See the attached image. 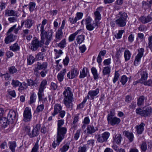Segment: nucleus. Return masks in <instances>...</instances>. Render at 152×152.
Returning <instances> with one entry per match:
<instances>
[{
	"label": "nucleus",
	"instance_id": "f257e3e1",
	"mask_svg": "<svg viewBox=\"0 0 152 152\" xmlns=\"http://www.w3.org/2000/svg\"><path fill=\"white\" fill-rule=\"evenodd\" d=\"M72 89L69 87H66L64 91L63 94L64 96L63 102L66 108L69 110H72L73 104V94L72 92Z\"/></svg>",
	"mask_w": 152,
	"mask_h": 152
},
{
	"label": "nucleus",
	"instance_id": "f03ea898",
	"mask_svg": "<svg viewBox=\"0 0 152 152\" xmlns=\"http://www.w3.org/2000/svg\"><path fill=\"white\" fill-rule=\"evenodd\" d=\"M40 32L41 40H43L44 42V39L46 38V40L45 44L46 45H48L52 38L53 34L52 30L49 27L47 30V28H45V29L40 30Z\"/></svg>",
	"mask_w": 152,
	"mask_h": 152
},
{
	"label": "nucleus",
	"instance_id": "7ed1b4c3",
	"mask_svg": "<svg viewBox=\"0 0 152 152\" xmlns=\"http://www.w3.org/2000/svg\"><path fill=\"white\" fill-rule=\"evenodd\" d=\"M119 18L115 20V24L119 27H123L126 25L127 14L124 12H119Z\"/></svg>",
	"mask_w": 152,
	"mask_h": 152
},
{
	"label": "nucleus",
	"instance_id": "20e7f679",
	"mask_svg": "<svg viewBox=\"0 0 152 152\" xmlns=\"http://www.w3.org/2000/svg\"><path fill=\"white\" fill-rule=\"evenodd\" d=\"M110 135V133L108 132H105L101 134H97L95 135L97 141L100 143H103L107 141Z\"/></svg>",
	"mask_w": 152,
	"mask_h": 152
},
{
	"label": "nucleus",
	"instance_id": "39448f33",
	"mask_svg": "<svg viewBox=\"0 0 152 152\" xmlns=\"http://www.w3.org/2000/svg\"><path fill=\"white\" fill-rule=\"evenodd\" d=\"M44 43L43 40L39 41L38 39L35 38L32 40L31 42V45L30 48V49L33 51L37 50L39 47H42Z\"/></svg>",
	"mask_w": 152,
	"mask_h": 152
},
{
	"label": "nucleus",
	"instance_id": "423d86ee",
	"mask_svg": "<svg viewBox=\"0 0 152 152\" xmlns=\"http://www.w3.org/2000/svg\"><path fill=\"white\" fill-rule=\"evenodd\" d=\"M48 64L47 62H43L42 63L38 62L36 65L35 68L34 69V72H36L38 74L39 70L46 69L48 67Z\"/></svg>",
	"mask_w": 152,
	"mask_h": 152
},
{
	"label": "nucleus",
	"instance_id": "0eeeda50",
	"mask_svg": "<svg viewBox=\"0 0 152 152\" xmlns=\"http://www.w3.org/2000/svg\"><path fill=\"white\" fill-rule=\"evenodd\" d=\"M17 113L13 110H10L8 115L7 118L10 121L11 124H13L18 118Z\"/></svg>",
	"mask_w": 152,
	"mask_h": 152
},
{
	"label": "nucleus",
	"instance_id": "6e6552de",
	"mask_svg": "<svg viewBox=\"0 0 152 152\" xmlns=\"http://www.w3.org/2000/svg\"><path fill=\"white\" fill-rule=\"evenodd\" d=\"M23 116V121L25 122H28L31 120L32 115L31 109L28 107H27L25 108Z\"/></svg>",
	"mask_w": 152,
	"mask_h": 152
},
{
	"label": "nucleus",
	"instance_id": "1a4fd4ad",
	"mask_svg": "<svg viewBox=\"0 0 152 152\" xmlns=\"http://www.w3.org/2000/svg\"><path fill=\"white\" fill-rule=\"evenodd\" d=\"M40 128V125L39 124H37L35 126H33V130L30 133L28 134L29 137L32 138L37 136L39 134V130Z\"/></svg>",
	"mask_w": 152,
	"mask_h": 152
},
{
	"label": "nucleus",
	"instance_id": "9d476101",
	"mask_svg": "<svg viewBox=\"0 0 152 152\" xmlns=\"http://www.w3.org/2000/svg\"><path fill=\"white\" fill-rule=\"evenodd\" d=\"M67 130V129L65 127L57 128V137L62 140L64 138Z\"/></svg>",
	"mask_w": 152,
	"mask_h": 152
},
{
	"label": "nucleus",
	"instance_id": "9b49d317",
	"mask_svg": "<svg viewBox=\"0 0 152 152\" xmlns=\"http://www.w3.org/2000/svg\"><path fill=\"white\" fill-rule=\"evenodd\" d=\"M103 8V7L100 6L96 9V11L94 13L95 19L94 21L100 23L99 21L102 18L100 13L102 12Z\"/></svg>",
	"mask_w": 152,
	"mask_h": 152
},
{
	"label": "nucleus",
	"instance_id": "f8f14e48",
	"mask_svg": "<svg viewBox=\"0 0 152 152\" xmlns=\"http://www.w3.org/2000/svg\"><path fill=\"white\" fill-rule=\"evenodd\" d=\"M107 121L108 124L113 126L118 125L121 121L120 119L116 116L107 119Z\"/></svg>",
	"mask_w": 152,
	"mask_h": 152
},
{
	"label": "nucleus",
	"instance_id": "ddd939ff",
	"mask_svg": "<svg viewBox=\"0 0 152 152\" xmlns=\"http://www.w3.org/2000/svg\"><path fill=\"white\" fill-rule=\"evenodd\" d=\"M99 92V89L97 88L95 90L90 91L88 94L87 97L88 99L91 100H94L95 97L97 95Z\"/></svg>",
	"mask_w": 152,
	"mask_h": 152
},
{
	"label": "nucleus",
	"instance_id": "4468645a",
	"mask_svg": "<svg viewBox=\"0 0 152 152\" xmlns=\"http://www.w3.org/2000/svg\"><path fill=\"white\" fill-rule=\"evenodd\" d=\"M144 51V48H142L138 49V53L135 57L134 62V65H136V64H138V62L140 61L141 58L143 56Z\"/></svg>",
	"mask_w": 152,
	"mask_h": 152
},
{
	"label": "nucleus",
	"instance_id": "2eb2a0df",
	"mask_svg": "<svg viewBox=\"0 0 152 152\" xmlns=\"http://www.w3.org/2000/svg\"><path fill=\"white\" fill-rule=\"evenodd\" d=\"M78 74L77 69L74 68L69 72L67 75V77L69 79H73L76 77Z\"/></svg>",
	"mask_w": 152,
	"mask_h": 152
},
{
	"label": "nucleus",
	"instance_id": "dca6fc26",
	"mask_svg": "<svg viewBox=\"0 0 152 152\" xmlns=\"http://www.w3.org/2000/svg\"><path fill=\"white\" fill-rule=\"evenodd\" d=\"M100 24V22H96L94 21L93 23L86 25V27L88 30L89 31H91L93 30L94 28H97Z\"/></svg>",
	"mask_w": 152,
	"mask_h": 152
},
{
	"label": "nucleus",
	"instance_id": "f3484780",
	"mask_svg": "<svg viewBox=\"0 0 152 152\" xmlns=\"http://www.w3.org/2000/svg\"><path fill=\"white\" fill-rule=\"evenodd\" d=\"M145 126V124L144 123L142 122L140 125L135 126L136 131L138 134H142L144 131Z\"/></svg>",
	"mask_w": 152,
	"mask_h": 152
},
{
	"label": "nucleus",
	"instance_id": "a211bd4d",
	"mask_svg": "<svg viewBox=\"0 0 152 152\" xmlns=\"http://www.w3.org/2000/svg\"><path fill=\"white\" fill-rule=\"evenodd\" d=\"M62 109L61 105L59 104H56L54 106V111L52 113V115L54 116L58 114Z\"/></svg>",
	"mask_w": 152,
	"mask_h": 152
},
{
	"label": "nucleus",
	"instance_id": "6ab92c4d",
	"mask_svg": "<svg viewBox=\"0 0 152 152\" xmlns=\"http://www.w3.org/2000/svg\"><path fill=\"white\" fill-rule=\"evenodd\" d=\"M137 74L138 76L140 75L141 76L140 79L143 82L146 80L148 77V73L146 70H142L137 73Z\"/></svg>",
	"mask_w": 152,
	"mask_h": 152
},
{
	"label": "nucleus",
	"instance_id": "aec40b11",
	"mask_svg": "<svg viewBox=\"0 0 152 152\" xmlns=\"http://www.w3.org/2000/svg\"><path fill=\"white\" fill-rule=\"evenodd\" d=\"M5 15L7 16H19V15H18V12L13 10H6L5 11Z\"/></svg>",
	"mask_w": 152,
	"mask_h": 152
},
{
	"label": "nucleus",
	"instance_id": "412c9836",
	"mask_svg": "<svg viewBox=\"0 0 152 152\" xmlns=\"http://www.w3.org/2000/svg\"><path fill=\"white\" fill-rule=\"evenodd\" d=\"M10 123V121L8 118L4 117L0 119V126L2 127L6 128Z\"/></svg>",
	"mask_w": 152,
	"mask_h": 152
},
{
	"label": "nucleus",
	"instance_id": "4be33fe9",
	"mask_svg": "<svg viewBox=\"0 0 152 152\" xmlns=\"http://www.w3.org/2000/svg\"><path fill=\"white\" fill-rule=\"evenodd\" d=\"M122 139L121 134H115L113 137V142L119 145L121 144Z\"/></svg>",
	"mask_w": 152,
	"mask_h": 152
},
{
	"label": "nucleus",
	"instance_id": "5701e85b",
	"mask_svg": "<svg viewBox=\"0 0 152 152\" xmlns=\"http://www.w3.org/2000/svg\"><path fill=\"white\" fill-rule=\"evenodd\" d=\"M63 37V33L62 31L58 29L56 33L55 39L54 41L57 42L60 40Z\"/></svg>",
	"mask_w": 152,
	"mask_h": 152
},
{
	"label": "nucleus",
	"instance_id": "b1692460",
	"mask_svg": "<svg viewBox=\"0 0 152 152\" xmlns=\"http://www.w3.org/2000/svg\"><path fill=\"white\" fill-rule=\"evenodd\" d=\"M98 130L97 128H95L93 125H88L87 126V133L88 134H92Z\"/></svg>",
	"mask_w": 152,
	"mask_h": 152
},
{
	"label": "nucleus",
	"instance_id": "393cba45",
	"mask_svg": "<svg viewBox=\"0 0 152 152\" xmlns=\"http://www.w3.org/2000/svg\"><path fill=\"white\" fill-rule=\"evenodd\" d=\"M66 72V69H64L60 71L58 74L57 78L59 82H61L64 79V76Z\"/></svg>",
	"mask_w": 152,
	"mask_h": 152
},
{
	"label": "nucleus",
	"instance_id": "a878e982",
	"mask_svg": "<svg viewBox=\"0 0 152 152\" xmlns=\"http://www.w3.org/2000/svg\"><path fill=\"white\" fill-rule=\"evenodd\" d=\"M124 135L129 140V142H131L133 141L134 136L132 132H130L127 131H125L123 132Z\"/></svg>",
	"mask_w": 152,
	"mask_h": 152
},
{
	"label": "nucleus",
	"instance_id": "bb28decb",
	"mask_svg": "<svg viewBox=\"0 0 152 152\" xmlns=\"http://www.w3.org/2000/svg\"><path fill=\"white\" fill-rule=\"evenodd\" d=\"M15 37L13 34L9 35L5 39V43L6 44H8L13 41L15 39Z\"/></svg>",
	"mask_w": 152,
	"mask_h": 152
},
{
	"label": "nucleus",
	"instance_id": "cd10ccee",
	"mask_svg": "<svg viewBox=\"0 0 152 152\" xmlns=\"http://www.w3.org/2000/svg\"><path fill=\"white\" fill-rule=\"evenodd\" d=\"M143 117H146L149 116L152 114V108L150 107H148L143 110Z\"/></svg>",
	"mask_w": 152,
	"mask_h": 152
},
{
	"label": "nucleus",
	"instance_id": "c85d7f7f",
	"mask_svg": "<svg viewBox=\"0 0 152 152\" xmlns=\"http://www.w3.org/2000/svg\"><path fill=\"white\" fill-rule=\"evenodd\" d=\"M89 73V71L86 67H84L80 71V75L79 76L80 78H83L86 77Z\"/></svg>",
	"mask_w": 152,
	"mask_h": 152
},
{
	"label": "nucleus",
	"instance_id": "c756f323",
	"mask_svg": "<svg viewBox=\"0 0 152 152\" xmlns=\"http://www.w3.org/2000/svg\"><path fill=\"white\" fill-rule=\"evenodd\" d=\"M34 21L32 19L28 18L25 21V26L27 28H30L33 25V24L34 23Z\"/></svg>",
	"mask_w": 152,
	"mask_h": 152
},
{
	"label": "nucleus",
	"instance_id": "7c9ffc66",
	"mask_svg": "<svg viewBox=\"0 0 152 152\" xmlns=\"http://www.w3.org/2000/svg\"><path fill=\"white\" fill-rule=\"evenodd\" d=\"M27 83L28 84V86H34L35 87H37L38 86L39 82L36 80H33L31 79H28L27 80Z\"/></svg>",
	"mask_w": 152,
	"mask_h": 152
},
{
	"label": "nucleus",
	"instance_id": "2f4dec72",
	"mask_svg": "<svg viewBox=\"0 0 152 152\" xmlns=\"http://www.w3.org/2000/svg\"><path fill=\"white\" fill-rule=\"evenodd\" d=\"M20 47L18 44L15 43L10 47V50L13 52H17L20 50Z\"/></svg>",
	"mask_w": 152,
	"mask_h": 152
},
{
	"label": "nucleus",
	"instance_id": "473e14b6",
	"mask_svg": "<svg viewBox=\"0 0 152 152\" xmlns=\"http://www.w3.org/2000/svg\"><path fill=\"white\" fill-rule=\"evenodd\" d=\"M66 45V40L65 39H63L59 43H57L56 45V47H58L61 49L64 48Z\"/></svg>",
	"mask_w": 152,
	"mask_h": 152
},
{
	"label": "nucleus",
	"instance_id": "72a5a7b5",
	"mask_svg": "<svg viewBox=\"0 0 152 152\" xmlns=\"http://www.w3.org/2000/svg\"><path fill=\"white\" fill-rule=\"evenodd\" d=\"M81 29L78 30L74 33L70 35L69 37V41L71 42L74 41L75 38V36L77 35L81 31Z\"/></svg>",
	"mask_w": 152,
	"mask_h": 152
},
{
	"label": "nucleus",
	"instance_id": "f704fd0d",
	"mask_svg": "<svg viewBox=\"0 0 152 152\" xmlns=\"http://www.w3.org/2000/svg\"><path fill=\"white\" fill-rule=\"evenodd\" d=\"M9 148L12 152L15 151V148L17 146L16 142L15 141H10L9 142Z\"/></svg>",
	"mask_w": 152,
	"mask_h": 152
},
{
	"label": "nucleus",
	"instance_id": "c9c22d12",
	"mask_svg": "<svg viewBox=\"0 0 152 152\" xmlns=\"http://www.w3.org/2000/svg\"><path fill=\"white\" fill-rule=\"evenodd\" d=\"M48 72V70L46 69L42 70L40 72L39 71V73L37 74V73H36V72H34V74L37 77H39V76L40 75H41V76L42 77H45V76L46 74H47Z\"/></svg>",
	"mask_w": 152,
	"mask_h": 152
},
{
	"label": "nucleus",
	"instance_id": "e433bc0d",
	"mask_svg": "<svg viewBox=\"0 0 152 152\" xmlns=\"http://www.w3.org/2000/svg\"><path fill=\"white\" fill-rule=\"evenodd\" d=\"M28 84L25 82L21 83L20 85L18 88V90L20 92H22L23 91L26 89L28 88Z\"/></svg>",
	"mask_w": 152,
	"mask_h": 152
},
{
	"label": "nucleus",
	"instance_id": "4c0bfd02",
	"mask_svg": "<svg viewBox=\"0 0 152 152\" xmlns=\"http://www.w3.org/2000/svg\"><path fill=\"white\" fill-rule=\"evenodd\" d=\"M91 72L93 75L94 78L96 80L99 78V75L98 74L97 71L96 69L94 67H92L91 69Z\"/></svg>",
	"mask_w": 152,
	"mask_h": 152
},
{
	"label": "nucleus",
	"instance_id": "58836bf2",
	"mask_svg": "<svg viewBox=\"0 0 152 152\" xmlns=\"http://www.w3.org/2000/svg\"><path fill=\"white\" fill-rule=\"evenodd\" d=\"M111 68L108 66L104 67L102 71V75H109L110 72Z\"/></svg>",
	"mask_w": 152,
	"mask_h": 152
},
{
	"label": "nucleus",
	"instance_id": "ea45409f",
	"mask_svg": "<svg viewBox=\"0 0 152 152\" xmlns=\"http://www.w3.org/2000/svg\"><path fill=\"white\" fill-rule=\"evenodd\" d=\"M131 53L128 50H126L124 53V57L125 61L129 60L131 57Z\"/></svg>",
	"mask_w": 152,
	"mask_h": 152
},
{
	"label": "nucleus",
	"instance_id": "a19ab883",
	"mask_svg": "<svg viewBox=\"0 0 152 152\" xmlns=\"http://www.w3.org/2000/svg\"><path fill=\"white\" fill-rule=\"evenodd\" d=\"M140 147L142 152H145L147 150V145L145 141H142L140 145Z\"/></svg>",
	"mask_w": 152,
	"mask_h": 152
},
{
	"label": "nucleus",
	"instance_id": "79ce46f5",
	"mask_svg": "<svg viewBox=\"0 0 152 152\" xmlns=\"http://www.w3.org/2000/svg\"><path fill=\"white\" fill-rule=\"evenodd\" d=\"M85 39V36L83 35H78L76 38V40L79 44L82 43Z\"/></svg>",
	"mask_w": 152,
	"mask_h": 152
},
{
	"label": "nucleus",
	"instance_id": "37998d69",
	"mask_svg": "<svg viewBox=\"0 0 152 152\" xmlns=\"http://www.w3.org/2000/svg\"><path fill=\"white\" fill-rule=\"evenodd\" d=\"M87 99L85 97L81 103L77 105L76 110L82 109L84 107L85 104L86 102Z\"/></svg>",
	"mask_w": 152,
	"mask_h": 152
},
{
	"label": "nucleus",
	"instance_id": "c03bdc74",
	"mask_svg": "<svg viewBox=\"0 0 152 152\" xmlns=\"http://www.w3.org/2000/svg\"><path fill=\"white\" fill-rule=\"evenodd\" d=\"M145 96H140L137 99V104L139 106L143 105L144 103Z\"/></svg>",
	"mask_w": 152,
	"mask_h": 152
},
{
	"label": "nucleus",
	"instance_id": "a18cd8bd",
	"mask_svg": "<svg viewBox=\"0 0 152 152\" xmlns=\"http://www.w3.org/2000/svg\"><path fill=\"white\" fill-rule=\"evenodd\" d=\"M35 58L32 55H30L27 58V62L28 65L32 64L35 61Z\"/></svg>",
	"mask_w": 152,
	"mask_h": 152
},
{
	"label": "nucleus",
	"instance_id": "49530a36",
	"mask_svg": "<svg viewBox=\"0 0 152 152\" xmlns=\"http://www.w3.org/2000/svg\"><path fill=\"white\" fill-rule=\"evenodd\" d=\"M47 82L46 80H42L40 84L39 89L44 90L46 88V86L47 85Z\"/></svg>",
	"mask_w": 152,
	"mask_h": 152
},
{
	"label": "nucleus",
	"instance_id": "de8ad7c7",
	"mask_svg": "<svg viewBox=\"0 0 152 152\" xmlns=\"http://www.w3.org/2000/svg\"><path fill=\"white\" fill-rule=\"evenodd\" d=\"M28 9L29 11L31 12H33L35 7L36 4L35 2H31L28 4Z\"/></svg>",
	"mask_w": 152,
	"mask_h": 152
},
{
	"label": "nucleus",
	"instance_id": "09e8293b",
	"mask_svg": "<svg viewBox=\"0 0 152 152\" xmlns=\"http://www.w3.org/2000/svg\"><path fill=\"white\" fill-rule=\"evenodd\" d=\"M9 72L11 74H14L17 72L18 70L15 66H12L8 67Z\"/></svg>",
	"mask_w": 152,
	"mask_h": 152
},
{
	"label": "nucleus",
	"instance_id": "8fccbe9b",
	"mask_svg": "<svg viewBox=\"0 0 152 152\" xmlns=\"http://www.w3.org/2000/svg\"><path fill=\"white\" fill-rule=\"evenodd\" d=\"M140 21L143 23H146L149 22L148 16H142L140 18Z\"/></svg>",
	"mask_w": 152,
	"mask_h": 152
},
{
	"label": "nucleus",
	"instance_id": "3c124183",
	"mask_svg": "<svg viewBox=\"0 0 152 152\" xmlns=\"http://www.w3.org/2000/svg\"><path fill=\"white\" fill-rule=\"evenodd\" d=\"M44 90L38 89V92L37 94L39 101H41L42 100V97L44 96Z\"/></svg>",
	"mask_w": 152,
	"mask_h": 152
},
{
	"label": "nucleus",
	"instance_id": "603ef678",
	"mask_svg": "<svg viewBox=\"0 0 152 152\" xmlns=\"http://www.w3.org/2000/svg\"><path fill=\"white\" fill-rule=\"evenodd\" d=\"M69 143H67L62 148L60 149V151L61 152H66L69 148Z\"/></svg>",
	"mask_w": 152,
	"mask_h": 152
},
{
	"label": "nucleus",
	"instance_id": "864d4df0",
	"mask_svg": "<svg viewBox=\"0 0 152 152\" xmlns=\"http://www.w3.org/2000/svg\"><path fill=\"white\" fill-rule=\"evenodd\" d=\"M48 20L46 19H44L42 22V24H39L37 27V28L38 29L39 27L40 26V30H42L44 29L45 25L48 23Z\"/></svg>",
	"mask_w": 152,
	"mask_h": 152
},
{
	"label": "nucleus",
	"instance_id": "5fc2aeb1",
	"mask_svg": "<svg viewBox=\"0 0 152 152\" xmlns=\"http://www.w3.org/2000/svg\"><path fill=\"white\" fill-rule=\"evenodd\" d=\"M62 140L57 137L56 142H57L56 143V141H54L53 142L52 146L53 148H55L57 146H58L60 144V143Z\"/></svg>",
	"mask_w": 152,
	"mask_h": 152
},
{
	"label": "nucleus",
	"instance_id": "6e6d98bb",
	"mask_svg": "<svg viewBox=\"0 0 152 152\" xmlns=\"http://www.w3.org/2000/svg\"><path fill=\"white\" fill-rule=\"evenodd\" d=\"M44 107L43 104L38 105L37 107L36 112L37 113H39L42 112L44 110Z\"/></svg>",
	"mask_w": 152,
	"mask_h": 152
},
{
	"label": "nucleus",
	"instance_id": "4d7b16f0",
	"mask_svg": "<svg viewBox=\"0 0 152 152\" xmlns=\"http://www.w3.org/2000/svg\"><path fill=\"white\" fill-rule=\"evenodd\" d=\"M124 32H125V31L124 30H119L117 34L115 35V36L117 39H119L121 38L122 34Z\"/></svg>",
	"mask_w": 152,
	"mask_h": 152
},
{
	"label": "nucleus",
	"instance_id": "13d9d810",
	"mask_svg": "<svg viewBox=\"0 0 152 152\" xmlns=\"http://www.w3.org/2000/svg\"><path fill=\"white\" fill-rule=\"evenodd\" d=\"M36 96L34 93H33L31 95L30 97V104L34 103L36 100Z\"/></svg>",
	"mask_w": 152,
	"mask_h": 152
},
{
	"label": "nucleus",
	"instance_id": "bf43d9fd",
	"mask_svg": "<svg viewBox=\"0 0 152 152\" xmlns=\"http://www.w3.org/2000/svg\"><path fill=\"white\" fill-rule=\"evenodd\" d=\"M120 76V74L118 71H115L114 78L113 80V82L114 83H115L118 80Z\"/></svg>",
	"mask_w": 152,
	"mask_h": 152
},
{
	"label": "nucleus",
	"instance_id": "052dcab7",
	"mask_svg": "<svg viewBox=\"0 0 152 152\" xmlns=\"http://www.w3.org/2000/svg\"><path fill=\"white\" fill-rule=\"evenodd\" d=\"M148 47L152 52V35L148 37Z\"/></svg>",
	"mask_w": 152,
	"mask_h": 152
},
{
	"label": "nucleus",
	"instance_id": "680f3d73",
	"mask_svg": "<svg viewBox=\"0 0 152 152\" xmlns=\"http://www.w3.org/2000/svg\"><path fill=\"white\" fill-rule=\"evenodd\" d=\"M21 83L18 80H13L11 83L13 87H15L17 86H19L20 85Z\"/></svg>",
	"mask_w": 152,
	"mask_h": 152
},
{
	"label": "nucleus",
	"instance_id": "e2e57ef3",
	"mask_svg": "<svg viewBox=\"0 0 152 152\" xmlns=\"http://www.w3.org/2000/svg\"><path fill=\"white\" fill-rule=\"evenodd\" d=\"M128 80V77L125 75L122 76L120 80V81L121 83L123 85H124L127 82Z\"/></svg>",
	"mask_w": 152,
	"mask_h": 152
},
{
	"label": "nucleus",
	"instance_id": "0e129e2a",
	"mask_svg": "<svg viewBox=\"0 0 152 152\" xmlns=\"http://www.w3.org/2000/svg\"><path fill=\"white\" fill-rule=\"evenodd\" d=\"M44 54L42 52H39L36 56V58L37 60H43L44 58Z\"/></svg>",
	"mask_w": 152,
	"mask_h": 152
},
{
	"label": "nucleus",
	"instance_id": "69168bd1",
	"mask_svg": "<svg viewBox=\"0 0 152 152\" xmlns=\"http://www.w3.org/2000/svg\"><path fill=\"white\" fill-rule=\"evenodd\" d=\"M124 49L122 48H120L118 50L116 53V56L117 58H119L121 56L122 54L121 53L123 52V50Z\"/></svg>",
	"mask_w": 152,
	"mask_h": 152
},
{
	"label": "nucleus",
	"instance_id": "338daca9",
	"mask_svg": "<svg viewBox=\"0 0 152 152\" xmlns=\"http://www.w3.org/2000/svg\"><path fill=\"white\" fill-rule=\"evenodd\" d=\"M39 148L38 142H37L32 148L31 152H37Z\"/></svg>",
	"mask_w": 152,
	"mask_h": 152
},
{
	"label": "nucleus",
	"instance_id": "774afa93",
	"mask_svg": "<svg viewBox=\"0 0 152 152\" xmlns=\"http://www.w3.org/2000/svg\"><path fill=\"white\" fill-rule=\"evenodd\" d=\"M143 84L145 86L152 87V80L150 79L147 81L145 80L143 82Z\"/></svg>",
	"mask_w": 152,
	"mask_h": 152
}]
</instances>
